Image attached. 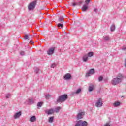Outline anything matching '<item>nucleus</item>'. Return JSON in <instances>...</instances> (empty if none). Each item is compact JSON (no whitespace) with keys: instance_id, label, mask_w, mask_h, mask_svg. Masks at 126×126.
<instances>
[{"instance_id":"obj_3","label":"nucleus","mask_w":126,"mask_h":126,"mask_svg":"<svg viewBox=\"0 0 126 126\" xmlns=\"http://www.w3.org/2000/svg\"><path fill=\"white\" fill-rule=\"evenodd\" d=\"M37 4V0H34L30 3L28 6V10H34Z\"/></svg>"},{"instance_id":"obj_8","label":"nucleus","mask_w":126,"mask_h":126,"mask_svg":"<svg viewBox=\"0 0 126 126\" xmlns=\"http://www.w3.org/2000/svg\"><path fill=\"white\" fill-rule=\"evenodd\" d=\"M82 61L84 63H86L87 61H88V56H87V54H84L82 57Z\"/></svg>"},{"instance_id":"obj_43","label":"nucleus","mask_w":126,"mask_h":126,"mask_svg":"<svg viewBox=\"0 0 126 126\" xmlns=\"http://www.w3.org/2000/svg\"><path fill=\"white\" fill-rule=\"evenodd\" d=\"M32 42V40H31V41H30V43H31Z\"/></svg>"},{"instance_id":"obj_4","label":"nucleus","mask_w":126,"mask_h":126,"mask_svg":"<svg viewBox=\"0 0 126 126\" xmlns=\"http://www.w3.org/2000/svg\"><path fill=\"white\" fill-rule=\"evenodd\" d=\"M102 105L103 101H102V99L98 98L95 103V107H97V108H100L102 107Z\"/></svg>"},{"instance_id":"obj_42","label":"nucleus","mask_w":126,"mask_h":126,"mask_svg":"<svg viewBox=\"0 0 126 126\" xmlns=\"http://www.w3.org/2000/svg\"><path fill=\"white\" fill-rule=\"evenodd\" d=\"M56 113H59V111H56Z\"/></svg>"},{"instance_id":"obj_38","label":"nucleus","mask_w":126,"mask_h":126,"mask_svg":"<svg viewBox=\"0 0 126 126\" xmlns=\"http://www.w3.org/2000/svg\"><path fill=\"white\" fill-rule=\"evenodd\" d=\"M72 96H74V95H75V94H76V93H75V92H73L71 93Z\"/></svg>"},{"instance_id":"obj_39","label":"nucleus","mask_w":126,"mask_h":126,"mask_svg":"<svg viewBox=\"0 0 126 126\" xmlns=\"http://www.w3.org/2000/svg\"><path fill=\"white\" fill-rule=\"evenodd\" d=\"M110 124L109 123H106L105 125H104V126H110Z\"/></svg>"},{"instance_id":"obj_13","label":"nucleus","mask_w":126,"mask_h":126,"mask_svg":"<svg viewBox=\"0 0 126 126\" xmlns=\"http://www.w3.org/2000/svg\"><path fill=\"white\" fill-rule=\"evenodd\" d=\"M60 110H62V107L58 106L56 108H55V109H54V108H51L48 110V111H60Z\"/></svg>"},{"instance_id":"obj_23","label":"nucleus","mask_w":126,"mask_h":126,"mask_svg":"<svg viewBox=\"0 0 126 126\" xmlns=\"http://www.w3.org/2000/svg\"><path fill=\"white\" fill-rule=\"evenodd\" d=\"M53 120H54V117H50L48 120L49 123H53Z\"/></svg>"},{"instance_id":"obj_12","label":"nucleus","mask_w":126,"mask_h":126,"mask_svg":"<svg viewBox=\"0 0 126 126\" xmlns=\"http://www.w3.org/2000/svg\"><path fill=\"white\" fill-rule=\"evenodd\" d=\"M87 9H88V5H83L82 7V11H83L84 12H85L87 11Z\"/></svg>"},{"instance_id":"obj_24","label":"nucleus","mask_w":126,"mask_h":126,"mask_svg":"<svg viewBox=\"0 0 126 126\" xmlns=\"http://www.w3.org/2000/svg\"><path fill=\"white\" fill-rule=\"evenodd\" d=\"M87 55V57H92V56H93V53L90 52Z\"/></svg>"},{"instance_id":"obj_17","label":"nucleus","mask_w":126,"mask_h":126,"mask_svg":"<svg viewBox=\"0 0 126 126\" xmlns=\"http://www.w3.org/2000/svg\"><path fill=\"white\" fill-rule=\"evenodd\" d=\"M81 126H87V125H88V124H87V122H86V121H82V120H81Z\"/></svg>"},{"instance_id":"obj_35","label":"nucleus","mask_w":126,"mask_h":126,"mask_svg":"<svg viewBox=\"0 0 126 126\" xmlns=\"http://www.w3.org/2000/svg\"><path fill=\"white\" fill-rule=\"evenodd\" d=\"M82 2H83V1H81L77 2L78 5H81V4H82Z\"/></svg>"},{"instance_id":"obj_11","label":"nucleus","mask_w":126,"mask_h":126,"mask_svg":"<svg viewBox=\"0 0 126 126\" xmlns=\"http://www.w3.org/2000/svg\"><path fill=\"white\" fill-rule=\"evenodd\" d=\"M20 116H21V111H19L18 113H15L14 115V119H18Z\"/></svg>"},{"instance_id":"obj_1","label":"nucleus","mask_w":126,"mask_h":126,"mask_svg":"<svg viewBox=\"0 0 126 126\" xmlns=\"http://www.w3.org/2000/svg\"><path fill=\"white\" fill-rule=\"evenodd\" d=\"M123 78H124V76L122 74H120L116 78H113L111 80V83L112 85H117L119 83H121L123 81Z\"/></svg>"},{"instance_id":"obj_16","label":"nucleus","mask_w":126,"mask_h":126,"mask_svg":"<svg viewBox=\"0 0 126 126\" xmlns=\"http://www.w3.org/2000/svg\"><path fill=\"white\" fill-rule=\"evenodd\" d=\"M103 38L104 41H109L110 40V36H109V35H104L103 36Z\"/></svg>"},{"instance_id":"obj_14","label":"nucleus","mask_w":126,"mask_h":126,"mask_svg":"<svg viewBox=\"0 0 126 126\" xmlns=\"http://www.w3.org/2000/svg\"><path fill=\"white\" fill-rule=\"evenodd\" d=\"M36 120H37V118H36V116H33L31 117V118L30 119V122H35Z\"/></svg>"},{"instance_id":"obj_33","label":"nucleus","mask_w":126,"mask_h":126,"mask_svg":"<svg viewBox=\"0 0 126 126\" xmlns=\"http://www.w3.org/2000/svg\"><path fill=\"white\" fill-rule=\"evenodd\" d=\"M59 20V21H63V17H60Z\"/></svg>"},{"instance_id":"obj_40","label":"nucleus","mask_w":126,"mask_h":126,"mask_svg":"<svg viewBox=\"0 0 126 126\" xmlns=\"http://www.w3.org/2000/svg\"><path fill=\"white\" fill-rule=\"evenodd\" d=\"M27 39H28V35H25V40H27Z\"/></svg>"},{"instance_id":"obj_10","label":"nucleus","mask_w":126,"mask_h":126,"mask_svg":"<svg viewBox=\"0 0 126 126\" xmlns=\"http://www.w3.org/2000/svg\"><path fill=\"white\" fill-rule=\"evenodd\" d=\"M94 90V85L92 84H90L89 86L88 91L89 92H91Z\"/></svg>"},{"instance_id":"obj_29","label":"nucleus","mask_w":126,"mask_h":126,"mask_svg":"<svg viewBox=\"0 0 126 126\" xmlns=\"http://www.w3.org/2000/svg\"><path fill=\"white\" fill-rule=\"evenodd\" d=\"M10 97H11V95L10 94H6V98H7V99H8V98H10Z\"/></svg>"},{"instance_id":"obj_20","label":"nucleus","mask_w":126,"mask_h":126,"mask_svg":"<svg viewBox=\"0 0 126 126\" xmlns=\"http://www.w3.org/2000/svg\"><path fill=\"white\" fill-rule=\"evenodd\" d=\"M46 114H47V115H52V114H54V111H46Z\"/></svg>"},{"instance_id":"obj_31","label":"nucleus","mask_w":126,"mask_h":126,"mask_svg":"<svg viewBox=\"0 0 126 126\" xmlns=\"http://www.w3.org/2000/svg\"><path fill=\"white\" fill-rule=\"evenodd\" d=\"M102 80H103V77H102V76H100L99 78H98V81L99 82H101V81H102Z\"/></svg>"},{"instance_id":"obj_30","label":"nucleus","mask_w":126,"mask_h":126,"mask_svg":"<svg viewBox=\"0 0 126 126\" xmlns=\"http://www.w3.org/2000/svg\"><path fill=\"white\" fill-rule=\"evenodd\" d=\"M72 6L74 7V6H76V5H78V3L77 2H73L72 3Z\"/></svg>"},{"instance_id":"obj_6","label":"nucleus","mask_w":126,"mask_h":126,"mask_svg":"<svg viewBox=\"0 0 126 126\" xmlns=\"http://www.w3.org/2000/svg\"><path fill=\"white\" fill-rule=\"evenodd\" d=\"M94 73H95V70L91 69L86 74V77H89L90 76L94 74Z\"/></svg>"},{"instance_id":"obj_19","label":"nucleus","mask_w":126,"mask_h":126,"mask_svg":"<svg viewBox=\"0 0 126 126\" xmlns=\"http://www.w3.org/2000/svg\"><path fill=\"white\" fill-rule=\"evenodd\" d=\"M34 103V100L33 99H28V102L29 104H33Z\"/></svg>"},{"instance_id":"obj_27","label":"nucleus","mask_w":126,"mask_h":126,"mask_svg":"<svg viewBox=\"0 0 126 126\" xmlns=\"http://www.w3.org/2000/svg\"><path fill=\"white\" fill-rule=\"evenodd\" d=\"M50 97H51V95H50V94H47L45 95L46 99H50Z\"/></svg>"},{"instance_id":"obj_28","label":"nucleus","mask_w":126,"mask_h":126,"mask_svg":"<svg viewBox=\"0 0 126 126\" xmlns=\"http://www.w3.org/2000/svg\"><path fill=\"white\" fill-rule=\"evenodd\" d=\"M90 1H91V0H86L85 1V2L86 3V5H88L89 4V3L90 2Z\"/></svg>"},{"instance_id":"obj_22","label":"nucleus","mask_w":126,"mask_h":126,"mask_svg":"<svg viewBox=\"0 0 126 126\" xmlns=\"http://www.w3.org/2000/svg\"><path fill=\"white\" fill-rule=\"evenodd\" d=\"M82 121L81 120H79L78 123L76 124L75 126H81Z\"/></svg>"},{"instance_id":"obj_18","label":"nucleus","mask_w":126,"mask_h":126,"mask_svg":"<svg viewBox=\"0 0 126 126\" xmlns=\"http://www.w3.org/2000/svg\"><path fill=\"white\" fill-rule=\"evenodd\" d=\"M115 29H116V27L115 26V25H112L110 27V31L112 32L115 31Z\"/></svg>"},{"instance_id":"obj_32","label":"nucleus","mask_w":126,"mask_h":126,"mask_svg":"<svg viewBox=\"0 0 126 126\" xmlns=\"http://www.w3.org/2000/svg\"><path fill=\"white\" fill-rule=\"evenodd\" d=\"M25 54V52H24V51H21V52H20V55H21V56H24Z\"/></svg>"},{"instance_id":"obj_7","label":"nucleus","mask_w":126,"mask_h":126,"mask_svg":"<svg viewBox=\"0 0 126 126\" xmlns=\"http://www.w3.org/2000/svg\"><path fill=\"white\" fill-rule=\"evenodd\" d=\"M84 115H85V113L84 112H79V113H78V115L77 116V120H80V119H82Z\"/></svg>"},{"instance_id":"obj_25","label":"nucleus","mask_w":126,"mask_h":126,"mask_svg":"<svg viewBox=\"0 0 126 126\" xmlns=\"http://www.w3.org/2000/svg\"><path fill=\"white\" fill-rule=\"evenodd\" d=\"M43 105V102H39L37 103V107L41 108L42 107V105Z\"/></svg>"},{"instance_id":"obj_15","label":"nucleus","mask_w":126,"mask_h":126,"mask_svg":"<svg viewBox=\"0 0 126 126\" xmlns=\"http://www.w3.org/2000/svg\"><path fill=\"white\" fill-rule=\"evenodd\" d=\"M114 107H119L121 106V103L119 101H116L113 104Z\"/></svg>"},{"instance_id":"obj_36","label":"nucleus","mask_w":126,"mask_h":126,"mask_svg":"<svg viewBox=\"0 0 126 126\" xmlns=\"http://www.w3.org/2000/svg\"><path fill=\"white\" fill-rule=\"evenodd\" d=\"M122 50L123 51H126V45L123 46Z\"/></svg>"},{"instance_id":"obj_37","label":"nucleus","mask_w":126,"mask_h":126,"mask_svg":"<svg viewBox=\"0 0 126 126\" xmlns=\"http://www.w3.org/2000/svg\"><path fill=\"white\" fill-rule=\"evenodd\" d=\"M55 67H56V64H52L51 65V68H55Z\"/></svg>"},{"instance_id":"obj_5","label":"nucleus","mask_w":126,"mask_h":126,"mask_svg":"<svg viewBox=\"0 0 126 126\" xmlns=\"http://www.w3.org/2000/svg\"><path fill=\"white\" fill-rule=\"evenodd\" d=\"M54 53H55V47H50L47 51V54L48 56H52Z\"/></svg>"},{"instance_id":"obj_21","label":"nucleus","mask_w":126,"mask_h":126,"mask_svg":"<svg viewBox=\"0 0 126 126\" xmlns=\"http://www.w3.org/2000/svg\"><path fill=\"white\" fill-rule=\"evenodd\" d=\"M57 25L59 28H63V24L58 23Z\"/></svg>"},{"instance_id":"obj_34","label":"nucleus","mask_w":126,"mask_h":126,"mask_svg":"<svg viewBox=\"0 0 126 126\" xmlns=\"http://www.w3.org/2000/svg\"><path fill=\"white\" fill-rule=\"evenodd\" d=\"M35 73H38V72H39V68H36L35 70H34Z\"/></svg>"},{"instance_id":"obj_9","label":"nucleus","mask_w":126,"mask_h":126,"mask_svg":"<svg viewBox=\"0 0 126 126\" xmlns=\"http://www.w3.org/2000/svg\"><path fill=\"white\" fill-rule=\"evenodd\" d=\"M71 78V75L69 73H67L64 76V79L65 80H69Z\"/></svg>"},{"instance_id":"obj_2","label":"nucleus","mask_w":126,"mask_h":126,"mask_svg":"<svg viewBox=\"0 0 126 126\" xmlns=\"http://www.w3.org/2000/svg\"><path fill=\"white\" fill-rule=\"evenodd\" d=\"M67 98L68 97L67 94H63L59 96L57 98V101L58 103H63L66 101V100H67Z\"/></svg>"},{"instance_id":"obj_26","label":"nucleus","mask_w":126,"mask_h":126,"mask_svg":"<svg viewBox=\"0 0 126 126\" xmlns=\"http://www.w3.org/2000/svg\"><path fill=\"white\" fill-rule=\"evenodd\" d=\"M80 92H81V89L80 88L76 90L75 93L76 94H79Z\"/></svg>"},{"instance_id":"obj_41","label":"nucleus","mask_w":126,"mask_h":126,"mask_svg":"<svg viewBox=\"0 0 126 126\" xmlns=\"http://www.w3.org/2000/svg\"><path fill=\"white\" fill-rule=\"evenodd\" d=\"M94 11L95 12H97V11H98V9H97V8L94 9Z\"/></svg>"}]
</instances>
